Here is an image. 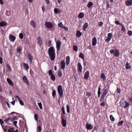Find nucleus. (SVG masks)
Here are the masks:
<instances>
[{
  "mask_svg": "<svg viewBox=\"0 0 132 132\" xmlns=\"http://www.w3.org/2000/svg\"><path fill=\"white\" fill-rule=\"evenodd\" d=\"M115 52L114 54L115 56L118 57L119 55V52L118 50L117 49L115 50Z\"/></svg>",
  "mask_w": 132,
  "mask_h": 132,
  "instance_id": "nucleus-20",
  "label": "nucleus"
},
{
  "mask_svg": "<svg viewBox=\"0 0 132 132\" xmlns=\"http://www.w3.org/2000/svg\"><path fill=\"white\" fill-rule=\"evenodd\" d=\"M115 23L117 25H121V24H122L120 23L119 22V21L117 20L115 21Z\"/></svg>",
  "mask_w": 132,
  "mask_h": 132,
  "instance_id": "nucleus-56",
  "label": "nucleus"
},
{
  "mask_svg": "<svg viewBox=\"0 0 132 132\" xmlns=\"http://www.w3.org/2000/svg\"><path fill=\"white\" fill-rule=\"evenodd\" d=\"M105 96H104L103 95H102L101 99L100 100V101L101 102H102L103 101V100L104 99H105Z\"/></svg>",
  "mask_w": 132,
  "mask_h": 132,
  "instance_id": "nucleus-45",
  "label": "nucleus"
},
{
  "mask_svg": "<svg viewBox=\"0 0 132 132\" xmlns=\"http://www.w3.org/2000/svg\"><path fill=\"white\" fill-rule=\"evenodd\" d=\"M38 43L39 46H41L42 44L43 40L39 36L37 39Z\"/></svg>",
  "mask_w": 132,
  "mask_h": 132,
  "instance_id": "nucleus-8",
  "label": "nucleus"
},
{
  "mask_svg": "<svg viewBox=\"0 0 132 132\" xmlns=\"http://www.w3.org/2000/svg\"><path fill=\"white\" fill-rule=\"evenodd\" d=\"M100 105L102 106H104L105 105V101H103L100 104Z\"/></svg>",
  "mask_w": 132,
  "mask_h": 132,
  "instance_id": "nucleus-43",
  "label": "nucleus"
},
{
  "mask_svg": "<svg viewBox=\"0 0 132 132\" xmlns=\"http://www.w3.org/2000/svg\"><path fill=\"white\" fill-rule=\"evenodd\" d=\"M18 119V118L14 116L12 118H10V121L11 122H12V120H17Z\"/></svg>",
  "mask_w": 132,
  "mask_h": 132,
  "instance_id": "nucleus-33",
  "label": "nucleus"
},
{
  "mask_svg": "<svg viewBox=\"0 0 132 132\" xmlns=\"http://www.w3.org/2000/svg\"><path fill=\"white\" fill-rule=\"evenodd\" d=\"M93 5V3L91 2H89L87 5V7L88 8H90Z\"/></svg>",
  "mask_w": 132,
  "mask_h": 132,
  "instance_id": "nucleus-31",
  "label": "nucleus"
},
{
  "mask_svg": "<svg viewBox=\"0 0 132 132\" xmlns=\"http://www.w3.org/2000/svg\"><path fill=\"white\" fill-rule=\"evenodd\" d=\"M4 123L3 121L2 120V119H0V123L1 125L2 126V127H3V126L2 124Z\"/></svg>",
  "mask_w": 132,
  "mask_h": 132,
  "instance_id": "nucleus-60",
  "label": "nucleus"
},
{
  "mask_svg": "<svg viewBox=\"0 0 132 132\" xmlns=\"http://www.w3.org/2000/svg\"><path fill=\"white\" fill-rule=\"evenodd\" d=\"M125 102L126 104L124 106L123 108L124 109H126L129 106L130 104L129 102H127L126 101H125Z\"/></svg>",
  "mask_w": 132,
  "mask_h": 132,
  "instance_id": "nucleus-25",
  "label": "nucleus"
},
{
  "mask_svg": "<svg viewBox=\"0 0 132 132\" xmlns=\"http://www.w3.org/2000/svg\"><path fill=\"white\" fill-rule=\"evenodd\" d=\"M62 113L63 114H65V112L64 109V107L63 106L62 108Z\"/></svg>",
  "mask_w": 132,
  "mask_h": 132,
  "instance_id": "nucleus-47",
  "label": "nucleus"
},
{
  "mask_svg": "<svg viewBox=\"0 0 132 132\" xmlns=\"http://www.w3.org/2000/svg\"><path fill=\"white\" fill-rule=\"evenodd\" d=\"M48 74H49V75H53V74H52V71L50 70H49L48 71Z\"/></svg>",
  "mask_w": 132,
  "mask_h": 132,
  "instance_id": "nucleus-62",
  "label": "nucleus"
},
{
  "mask_svg": "<svg viewBox=\"0 0 132 132\" xmlns=\"http://www.w3.org/2000/svg\"><path fill=\"white\" fill-rule=\"evenodd\" d=\"M61 42L60 40H57L56 43V47L57 51H59L61 47Z\"/></svg>",
  "mask_w": 132,
  "mask_h": 132,
  "instance_id": "nucleus-4",
  "label": "nucleus"
},
{
  "mask_svg": "<svg viewBox=\"0 0 132 132\" xmlns=\"http://www.w3.org/2000/svg\"><path fill=\"white\" fill-rule=\"evenodd\" d=\"M109 90V88L104 89L102 95L105 96Z\"/></svg>",
  "mask_w": 132,
  "mask_h": 132,
  "instance_id": "nucleus-19",
  "label": "nucleus"
},
{
  "mask_svg": "<svg viewBox=\"0 0 132 132\" xmlns=\"http://www.w3.org/2000/svg\"><path fill=\"white\" fill-rule=\"evenodd\" d=\"M61 123L63 127H65L67 126V121L64 119H62L61 120Z\"/></svg>",
  "mask_w": 132,
  "mask_h": 132,
  "instance_id": "nucleus-13",
  "label": "nucleus"
},
{
  "mask_svg": "<svg viewBox=\"0 0 132 132\" xmlns=\"http://www.w3.org/2000/svg\"><path fill=\"white\" fill-rule=\"evenodd\" d=\"M10 121V118L9 117L8 119L6 118L4 120V121L7 124H8L9 123V121Z\"/></svg>",
  "mask_w": 132,
  "mask_h": 132,
  "instance_id": "nucleus-34",
  "label": "nucleus"
},
{
  "mask_svg": "<svg viewBox=\"0 0 132 132\" xmlns=\"http://www.w3.org/2000/svg\"><path fill=\"white\" fill-rule=\"evenodd\" d=\"M124 122V121L123 120L119 121L118 123V126H121L123 125Z\"/></svg>",
  "mask_w": 132,
  "mask_h": 132,
  "instance_id": "nucleus-36",
  "label": "nucleus"
},
{
  "mask_svg": "<svg viewBox=\"0 0 132 132\" xmlns=\"http://www.w3.org/2000/svg\"><path fill=\"white\" fill-rule=\"evenodd\" d=\"M103 24V23L102 21H100L98 23V25L99 26L101 27Z\"/></svg>",
  "mask_w": 132,
  "mask_h": 132,
  "instance_id": "nucleus-59",
  "label": "nucleus"
},
{
  "mask_svg": "<svg viewBox=\"0 0 132 132\" xmlns=\"http://www.w3.org/2000/svg\"><path fill=\"white\" fill-rule=\"evenodd\" d=\"M70 57L69 56H68L66 57V63L67 65H68L70 64Z\"/></svg>",
  "mask_w": 132,
  "mask_h": 132,
  "instance_id": "nucleus-16",
  "label": "nucleus"
},
{
  "mask_svg": "<svg viewBox=\"0 0 132 132\" xmlns=\"http://www.w3.org/2000/svg\"><path fill=\"white\" fill-rule=\"evenodd\" d=\"M45 25L46 27L48 28H52L54 26L52 23L50 22H46Z\"/></svg>",
  "mask_w": 132,
  "mask_h": 132,
  "instance_id": "nucleus-3",
  "label": "nucleus"
},
{
  "mask_svg": "<svg viewBox=\"0 0 132 132\" xmlns=\"http://www.w3.org/2000/svg\"><path fill=\"white\" fill-rule=\"evenodd\" d=\"M84 55L82 53H80L79 55V57L81 58L82 59H84Z\"/></svg>",
  "mask_w": 132,
  "mask_h": 132,
  "instance_id": "nucleus-30",
  "label": "nucleus"
},
{
  "mask_svg": "<svg viewBox=\"0 0 132 132\" xmlns=\"http://www.w3.org/2000/svg\"><path fill=\"white\" fill-rule=\"evenodd\" d=\"M48 54L51 60L53 61L55 58V50L53 47H50L48 49Z\"/></svg>",
  "mask_w": 132,
  "mask_h": 132,
  "instance_id": "nucleus-1",
  "label": "nucleus"
},
{
  "mask_svg": "<svg viewBox=\"0 0 132 132\" xmlns=\"http://www.w3.org/2000/svg\"><path fill=\"white\" fill-rule=\"evenodd\" d=\"M23 80V82L26 83L27 85L29 84V82L28 79L26 76H24L22 77Z\"/></svg>",
  "mask_w": 132,
  "mask_h": 132,
  "instance_id": "nucleus-15",
  "label": "nucleus"
},
{
  "mask_svg": "<svg viewBox=\"0 0 132 132\" xmlns=\"http://www.w3.org/2000/svg\"><path fill=\"white\" fill-rule=\"evenodd\" d=\"M37 130H38L39 132H40L42 130L41 127L38 126L37 128Z\"/></svg>",
  "mask_w": 132,
  "mask_h": 132,
  "instance_id": "nucleus-53",
  "label": "nucleus"
},
{
  "mask_svg": "<svg viewBox=\"0 0 132 132\" xmlns=\"http://www.w3.org/2000/svg\"><path fill=\"white\" fill-rule=\"evenodd\" d=\"M121 90L119 88H117V92L118 93H120Z\"/></svg>",
  "mask_w": 132,
  "mask_h": 132,
  "instance_id": "nucleus-64",
  "label": "nucleus"
},
{
  "mask_svg": "<svg viewBox=\"0 0 132 132\" xmlns=\"http://www.w3.org/2000/svg\"><path fill=\"white\" fill-rule=\"evenodd\" d=\"M9 39L11 41L14 42L15 39V36L10 34L9 35Z\"/></svg>",
  "mask_w": 132,
  "mask_h": 132,
  "instance_id": "nucleus-14",
  "label": "nucleus"
},
{
  "mask_svg": "<svg viewBox=\"0 0 132 132\" xmlns=\"http://www.w3.org/2000/svg\"><path fill=\"white\" fill-rule=\"evenodd\" d=\"M128 35L129 36H131L132 35V31L131 30H129L127 32Z\"/></svg>",
  "mask_w": 132,
  "mask_h": 132,
  "instance_id": "nucleus-50",
  "label": "nucleus"
},
{
  "mask_svg": "<svg viewBox=\"0 0 132 132\" xmlns=\"http://www.w3.org/2000/svg\"><path fill=\"white\" fill-rule=\"evenodd\" d=\"M86 95L88 97H89L91 95V93L90 92H86Z\"/></svg>",
  "mask_w": 132,
  "mask_h": 132,
  "instance_id": "nucleus-51",
  "label": "nucleus"
},
{
  "mask_svg": "<svg viewBox=\"0 0 132 132\" xmlns=\"http://www.w3.org/2000/svg\"><path fill=\"white\" fill-rule=\"evenodd\" d=\"M30 25L32 27L34 28H35L36 27V24L34 21L32 20L30 22Z\"/></svg>",
  "mask_w": 132,
  "mask_h": 132,
  "instance_id": "nucleus-21",
  "label": "nucleus"
},
{
  "mask_svg": "<svg viewBox=\"0 0 132 132\" xmlns=\"http://www.w3.org/2000/svg\"><path fill=\"white\" fill-rule=\"evenodd\" d=\"M57 75L58 76L60 77L62 76V72L61 70H59V71L58 72Z\"/></svg>",
  "mask_w": 132,
  "mask_h": 132,
  "instance_id": "nucleus-28",
  "label": "nucleus"
},
{
  "mask_svg": "<svg viewBox=\"0 0 132 132\" xmlns=\"http://www.w3.org/2000/svg\"><path fill=\"white\" fill-rule=\"evenodd\" d=\"M28 58L29 60L30 61V63H32V60L33 59V57L29 53H28Z\"/></svg>",
  "mask_w": 132,
  "mask_h": 132,
  "instance_id": "nucleus-11",
  "label": "nucleus"
},
{
  "mask_svg": "<svg viewBox=\"0 0 132 132\" xmlns=\"http://www.w3.org/2000/svg\"><path fill=\"white\" fill-rule=\"evenodd\" d=\"M20 104L22 105H24V103L20 99L19 100Z\"/></svg>",
  "mask_w": 132,
  "mask_h": 132,
  "instance_id": "nucleus-55",
  "label": "nucleus"
},
{
  "mask_svg": "<svg viewBox=\"0 0 132 132\" xmlns=\"http://www.w3.org/2000/svg\"><path fill=\"white\" fill-rule=\"evenodd\" d=\"M82 35L81 32L79 31H77L76 33V36L77 37H79L81 36Z\"/></svg>",
  "mask_w": 132,
  "mask_h": 132,
  "instance_id": "nucleus-22",
  "label": "nucleus"
},
{
  "mask_svg": "<svg viewBox=\"0 0 132 132\" xmlns=\"http://www.w3.org/2000/svg\"><path fill=\"white\" fill-rule=\"evenodd\" d=\"M97 40L96 37H94L93 38L92 40V45L93 46H95L97 43Z\"/></svg>",
  "mask_w": 132,
  "mask_h": 132,
  "instance_id": "nucleus-10",
  "label": "nucleus"
},
{
  "mask_svg": "<svg viewBox=\"0 0 132 132\" xmlns=\"http://www.w3.org/2000/svg\"><path fill=\"white\" fill-rule=\"evenodd\" d=\"M58 26L61 28H62L63 27V25L62 23L61 22H60L59 24H58Z\"/></svg>",
  "mask_w": 132,
  "mask_h": 132,
  "instance_id": "nucleus-61",
  "label": "nucleus"
},
{
  "mask_svg": "<svg viewBox=\"0 0 132 132\" xmlns=\"http://www.w3.org/2000/svg\"><path fill=\"white\" fill-rule=\"evenodd\" d=\"M110 118L111 120L112 121H114V118L113 117L112 115H110Z\"/></svg>",
  "mask_w": 132,
  "mask_h": 132,
  "instance_id": "nucleus-39",
  "label": "nucleus"
},
{
  "mask_svg": "<svg viewBox=\"0 0 132 132\" xmlns=\"http://www.w3.org/2000/svg\"><path fill=\"white\" fill-rule=\"evenodd\" d=\"M78 47L77 46L75 45L73 47V50L75 51H78Z\"/></svg>",
  "mask_w": 132,
  "mask_h": 132,
  "instance_id": "nucleus-40",
  "label": "nucleus"
},
{
  "mask_svg": "<svg viewBox=\"0 0 132 132\" xmlns=\"http://www.w3.org/2000/svg\"><path fill=\"white\" fill-rule=\"evenodd\" d=\"M7 23L6 22L2 21L0 22V26L3 27L6 25Z\"/></svg>",
  "mask_w": 132,
  "mask_h": 132,
  "instance_id": "nucleus-26",
  "label": "nucleus"
},
{
  "mask_svg": "<svg viewBox=\"0 0 132 132\" xmlns=\"http://www.w3.org/2000/svg\"><path fill=\"white\" fill-rule=\"evenodd\" d=\"M100 78L103 79V80L104 81L105 79V76L104 73H102L101 75Z\"/></svg>",
  "mask_w": 132,
  "mask_h": 132,
  "instance_id": "nucleus-29",
  "label": "nucleus"
},
{
  "mask_svg": "<svg viewBox=\"0 0 132 132\" xmlns=\"http://www.w3.org/2000/svg\"><path fill=\"white\" fill-rule=\"evenodd\" d=\"M114 50L113 49H111L110 51V53L111 54L114 53Z\"/></svg>",
  "mask_w": 132,
  "mask_h": 132,
  "instance_id": "nucleus-63",
  "label": "nucleus"
},
{
  "mask_svg": "<svg viewBox=\"0 0 132 132\" xmlns=\"http://www.w3.org/2000/svg\"><path fill=\"white\" fill-rule=\"evenodd\" d=\"M40 109H42L43 108L42 106V104L41 102L38 103H37Z\"/></svg>",
  "mask_w": 132,
  "mask_h": 132,
  "instance_id": "nucleus-46",
  "label": "nucleus"
},
{
  "mask_svg": "<svg viewBox=\"0 0 132 132\" xmlns=\"http://www.w3.org/2000/svg\"><path fill=\"white\" fill-rule=\"evenodd\" d=\"M51 40H49L48 43V46L50 47L51 46Z\"/></svg>",
  "mask_w": 132,
  "mask_h": 132,
  "instance_id": "nucleus-58",
  "label": "nucleus"
},
{
  "mask_svg": "<svg viewBox=\"0 0 132 132\" xmlns=\"http://www.w3.org/2000/svg\"><path fill=\"white\" fill-rule=\"evenodd\" d=\"M13 128L10 127L7 130L8 132H13Z\"/></svg>",
  "mask_w": 132,
  "mask_h": 132,
  "instance_id": "nucleus-38",
  "label": "nucleus"
},
{
  "mask_svg": "<svg viewBox=\"0 0 132 132\" xmlns=\"http://www.w3.org/2000/svg\"><path fill=\"white\" fill-rule=\"evenodd\" d=\"M86 128L88 130H91L93 128V126L91 125L88 123L86 124Z\"/></svg>",
  "mask_w": 132,
  "mask_h": 132,
  "instance_id": "nucleus-9",
  "label": "nucleus"
},
{
  "mask_svg": "<svg viewBox=\"0 0 132 132\" xmlns=\"http://www.w3.org/2000/svg\"><path fill=\"white\" fill-rule=\"evenodd\" d=\"M101 88L100 87H99L98 88V91L97 92L98 97H100V95L101 94Z\"/></svg>",
  "mask_w": 132,
  "mask_h": 132,
  "instance_id": "nucleus-27",
  "label": "nucleus"
},
{
  "mask_svg": "<svg viewBox=\"0 0 132 132\" xmlns=\"http://www.w3.org/2000/svg\"><path fill=\"white\" fill-rule=\"evenodd\" d=\"M57 92L59 95V98H62L63 96V91L62 86L59 85L57 88Z\"/></svg>",
  "mask_w": 132,
  "mask_h": 132,
  "instance_id": "nucleus-2",
  "label": "nucleus"
},
{
  "mask_svg": "<svg viewBox=\"0 0 132 132\" xmlns=\"http://www.w3.org/2000/svg\"><path fill=\"white\" fill-rule=\"evenodd\" d=\"M125 4L127 6L131 5L132 4V0H127Z\"/></svg>",
  "mask_w": 132,
  "mask_h": 132,
  "instance_id": "nucleus-18",
  "label": "nucleus"
},
{
  "mask_svg": "<svg viewBox=\"0 0 132 132\" xmlns=\"http://www.w3.org/2000/svg\"><path fill=\"white\" fill-rule=\"evenodd\" d=\"M19 37L20 38L22 39L23 38V35L22 33H20L19 34Z\"/></svg>",
  "mask_w": 132,
  "mask_h": 132,
  "instance_id": "nucleus-52",
  "label": "nucleus"
},
{
  "mask_svg": "<svg viewBox=\"0 0 132 132\" xmlns=\"http://www.w3.org/2000/svg\"><path fill=\"white\" fill-rule=\"evenodd\" d=\"M84 13L82 12H81L78 15V18L81 19L83 18L84 16Z\"/></svg>",
  "mask_w": 132,
  "mask_h": 132,
  "instance_id": "nucleus-17",
  "label": "nucleus"
},
{
  "mask_svg": "<svg viewBox=\"0 0 132 132\" xmlns=\"http://www.w3.org/2000/svg\"><path fill=\"white\" fill-rule=\"evenodd\" d=\"M108 38L105 40V42H109L111 39L112 37V34L110 33H108Z\"/></svg>",
  "mask_w": 132,
  "mask_h": 132,
  "instance_id": "nucleus-7",
  "label": "nucleus"
},
{
  "mask_svg": "<svg viewBox=\"0 0 132 132\" xmlns=\"http://www.w3.org/2000/svg\"><path fill=\"white\" fill-rule=\"evenodd\" d=\"M7 81L8 83L10 85L13 86V84L12 81L8 78L7 79Z\"/></svg>",
  "mask_w": 132,
  "mask_h": 132,
  "instance_id": "nucleus-23",
  "label": "nucleus"
},
{
  "mask_svg": "<svg viewBox=\"0 0 132 132\" xmlns=\"http://www.w3.org/2000/svg\"><path fill=\"white\" fill-rule=\"evenodd\" d=\"M61 68L62 70H64L65 66V61L63 60L61 62Z\"/></svg>",
  "mask_w": 132,
  "mask_h": 132,
  "instance_id": "nucleus-6",
  "label": "nucleus"
},
{
  "mask_svg": "<svg viewBox=\"0 0 132 132\" xmlns=\"http://www.w3.org/2000/svg\"><path fill=\"white\" fill-rule=\"evenodd\" d=\"M34 118H35V120L36 121H38V116L37 114H35Z\"/></svg>",
  "mask_w": 132,
  "mask_h": 132,
  "instance_id": "nucleus-41",
  "label": "nucleus"
},
{
  "mask_svg": "<svg viewBox=\"0 0 132 132\" xmlns=\"http://www.w3.org/2000/svg\"><path fill=\"white\" fill-rule=\"evenodd\" d=\"M78 70V71L81 72L82 71V66L80 63L78 62L77 64Z\"/></svg>",
  "mask_w": 132,
  "mask_h": 132,
  "instance_id": "nucleus-5",
  "label": "nucleus"
},
{
  "mask_svg": "<svg viewBox=\"0 0 132 132\" xmlns=\"http://www.w3.org/2000/svg\"><path fill=\"white\" fill-rule=\"evenodd\" d=\"M38 124L39 125V126H40L41 127L42 126V123L40 120H39L38 122Z\"/></svg>",
  "mask_w": 132,
  "mask_h": 132,
  "instance_id": "nucleus-57",
  "label": "nucleus"
},
{
  "mask_svg": "<svg viewBox=\"0 0 132 132\" xmlns=\"http://www.w3.org/2000/svg\"><path fill=\"white\" fill-rule=\"evenodd\" d=\"M106 2V9L107 10H108L107 8H109L110 7L109 5V2L108 1H107Z\"/></svg>",
  "mask_w": 132,
  "mask_h": 132,
  "instance_id": "nucleus-48",
  "label": "nucleus"
},
{
  "mask_svg": "<svg viewBox=\"0 0 132 132\" xmlns=\"http://www.w3.org/2000/svg\"><path fill=\"white\" fill-rule=\"evenodd\" d=\"M89 76V72L88 71H87L85 72L84 75V78L86 79L88 78Z\"/></svg>",
  "mask_w": 132,
  "mask_h": 132,
  "instance_id": "nucleus-12",
  "label": "nucleus"
},
{
  "mask_svg": "<svg viewBox=\"0 0 132 132\" xmlns=\"http://www.w3.org/2000/svg\"><path fill=\"white\" fill-rule=\"evenodd\" d=\"M54 12L56 13H57L58 12L60 13V11L58 10V9L56 8L54 9Z\"/></svg>",
  "mask_w": 132,
  "mask_h": 132,
  "instance_id": "nucleus-44",
  "label": "nucleus"
},
{
  "mask_svg": "<svg viewBox=\"0 0 132 132\" xmlns=\"http://www.w3.org/2000/svg\"><path fill=\"white\" fill-rule=\"evenodd\" d=\"M23 66L24 67L27 69H29V66L27 64L24 63Z\"/></svg>",
  "mask_w": 132,
  "mask_h": 132,
  "instance_id": "nucleus-42",
  "label": "nucleus"
},
{
  "mask_svg": "<svg viewBox=\"0 0 132 132\" xmlns=\"http://www.w3.org/2000/svg\"><path fill=\"white\" fill-rule=\"evenodd\" d=\"M121 25L122 26V28L121 29V30L123 31H125V28L123 26V25L122 24H121Z\"/></svg>",
  "mask_w": 132,
  "mask_h": 132,
  "instance_id": "nucleus-54",
  "label": "nucleus"
},
{
  "mask_svg": "<svg viewBox=\"0 0 132 132\" xmlns=\"http://www.w3.org/2000/svg\"><path fill=\"white\" fill-rule=\"evenodd\" d=\"M88 24L87 22H86L84 23L83 27V30L84 31H86V29L88 27Z\"/></svg>",
  "mask_w": 132,
  "mask_h": 132,
  "instance_id": "nucleus-24",
  "label": "nucleus"
},
{
  "mask_svg": "<svg viewBox=\"0 0 132 132\" xmlns=\"http://www.w3.org/2000/svg\"><path fill=\"white\" fill-rule=\"evenodd\" d=\"M7 67L8 68V70L9 71H11V68L10 66L8 64H7L6 65Z\"/></svg>",
  "mask_w": 132,
  "mask_h": 132,
  "instance_id": "nucleus-35",
  "label": "nucleus"
},
{
  "mask_svg": "<svg viewBox=\"0 0 132 132\" xmlns=\"http://www.w3.org/2000/svg\"><path fill=\"white\" fill-rule=\"evenodd\" d=\"M50 78L53 81L55 80V77L53 74L51 75Z\"/></svg>",
  "mask_w": 132,
  "mask_h": 132,
  "instance_id": "nucleus-32",
  "label": "nucleus"
},
{
  "mask_svg": "<svg viewBox=\"0 0 132 132\" xmlns=\"http://www.w3.org/2000/svg\"><path fill=\"white\" fill-rule=\"evenodd\" d=\"M67 112L68 113H69L70 112V107L68 105H67Z\"/></svg>",
  "mask_w": 132,
  "mask_h": 132,
  "instance_id": "nucleus-37",
  "label": "nucleus"
},
{
  "mask_svg": "<svg viewBox=\"0 0 132 132\" xmlns=\"http://www.w3.org/2000/svg\"><path fill=\"white\" fill-rule=\"evenodd\" d=\"M56 91L55 90H53V91L52 93V95L53 97H54L55 95H56Z\"/></svg>",
  "mask_w": 132,
  "mask_h": 132,
  "instance_id": "nucleus-49",
  "label": "nucleus"
}]
</instances>
